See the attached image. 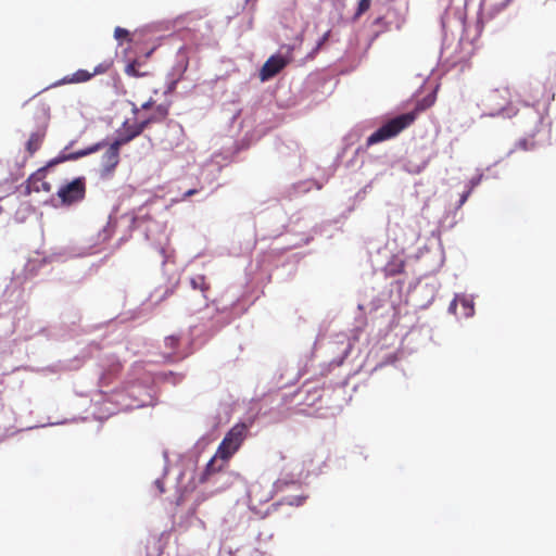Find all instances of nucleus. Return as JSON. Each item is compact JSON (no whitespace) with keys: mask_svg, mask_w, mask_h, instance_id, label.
I'll list each match as a JSON object with an SVG mask.
<instances>
[{"mask_svg":"<svg viewBox=\"0 0 556 556\" xmlns=\"http://www.w3.org/2000/svg\"><path fill=\"white\" fill-rule=\"evenodd\" d=\"M433 103L434 97L428 96L417 104L416 111L397 115L394 118L388 121L367 138L366 147H370L396 137L415 122L418 111H422L431 106Z\"/></svg>","mask_w":556,"mask_h":556,"instance_id":"obj_1","label":"nucleus"},{"mask_svg":"<svg viewBox=\"0 0 556 556\" xmlns=\"http://www.w3.org/2000/svg\"><path fill=\"white\" fill-rule=\"evenodd\" d=\"M247 430L244 424H237L226 433L216 451L215 457L206 465V473L211 475L218 470L214 467L216 458L228 460L239 450L247 437Z\"/></svg>","mask_w":556,"mask_h":556,"instance_id":"obj_2","label":"nucleus"},{"mask_svg":"<svg viewBox=\"0 0 556 556\" xmlns=\"http://www.w3.org/2000/svg\"><path fill=\"white\" fill-rule=\"evenodd\" d=\"M275 494V484L269 480L258 479L249 484L248 502L251 510L260 513V507L267 504Z\"/></svg>","mask_w":556,"mask_h":556,"instance_id":"obj_3","label":"nucleus"},{"mask_svg":"<svg viewBox=\"0 0 556 556\" xmlns=\"http://www.w3.org/2000/svg\"><path fill=\"white\" fill-rule=\"evenodd\" d=\"M86 195V180L84 177H78L71 182L62 186L58 191V198L63 205L70 206L76 204L85 199Z\"/></svg>","mask_w":556,"mask_h":556,"instance_id":"obj_4","label":"nucleus"},{"mask_svg":"<svg viewBox=\"0 0 556 556\" xmlns=\"http://www.w3.org/2000/svg\"><path fill=\"white\" fill-rule=\"evenodd\" d=\"M50 192L51 185L46 181V173L45 168L38 169L36 173L31 174L25 182L24 194L29 195L33 192Z\"/></svg>","mask_w":556,"mask_h":556,"instance_id":"obj_5","label":"nucleus"},{"mask_svg":"<svg viewBox=\"0 0 556 556\" xmlns=\"http://www.w3.org/2000/svg\"><path fill=\"white\" fill-rule=\"evenodd\" d=\"M146 128H148L147 123H143V121L135 124H128L127 122H125L115 141L119 146L127 144L132 139L141 135Z\"/></svg>","mask_w":556,"mask_h":556,"instance_id":"obj_6","label":"nucleus"},{"mask_svg":"<svg viewBox=\"0 0 556 556\" xmlns=\"http://www.w3.org/2000/svg\"><path fill=\"white\" fill-rule=\"evenodd\" d=\"M122 146L117 144L114 140L104 152L101 159L102 174L110 175L114 172L116 166L119 163V148Z\"/></svg>","mask_w":556,"mask_h":556,"instance_id":"obj_7","label":"nucleus"},{"mask_svg":"<svg viewBox=\"0 0 556 556\" xmlns=\"http://www.w3.org/2000/svg\"><path fill=\"white\" fill-rule=\"evenodd\" d=\"M287 65L285 58L280 55H271L262 66L260 71V78L266 81L276 76Z\"/></svg>","mask_w":556,"mask_h":556,"instance_id":"obj_8","label":"nucleus"},{"mask_svg":"<svg viewBox=\"0 0 556 556\" xmlns=\"http://www.w3.org/2000/svg\"><path fill=\"white\" fill-rule=\"evenodd\" d=\"M102 143H96L85 150H80V151H77V152H74V153H70V154H62V155H59L58 157L51 160L49 163H48V166H53V165H56L59 163H62V162H65V161H68V160H77L79 157H83V156H86L88 154H91L96 151H98L99 149L102 148Z\"/></svg>","mask_w":556,"mask_h":556,"instance_id":"obj_9","label":"nucleus"},{"mask_svg":"<svg viewBox=\"0 0 556 556\" xmlns=\"http://www.w3.org/2000/svg\"><path fill=\"white\" fill-rule=\"evenodd\" d=\"M45 137L46 127H38L34 132L30 134L25 147L27 153L30 156L34 155L40 149Z\"/></svg>","mask_w":556,"mask_h":556,"instance_id":"obj_10","label":"nucleus"},{"mask_svg":"<svg viewBox=\"0 0 556 556\" xmlns=\"http://www.w3.org/2000/svg\"><path fill=\"white\" fill-rule=\"evenodd\" d=\"M509 97V89L507 87H503L491 91L488 96V100L491 103H494L496 110L502 111L504 110L505 104L508 102Z\"/></svg>","mask_w":556,"mask_h":556,"instance_id":"obj_11","label":"nucleus"},{"mask_svg":"<svg viewBox=\"0 0 556 556\" xmlns=\"http://www.w3.org/2000/svg\"><path fill=\"white\" fill-rule=\"evenodd\" d=\"M168 115V105L167 104H159L155 106L153 113L146 119L143 123H147V127H149L153 123L163 122Z\"/></svg>","mask_w":556,"mask_h":556,"instance_id":"obj_12","label":"nucleus"},{"mask_svg":"<svg viewBox=\"0 0 556 556\" xmlns=\"http://www.w3.org/2000/svg\"><path fill=\"white\" fill-rule=\"evenodd\" d=\"M92 78V74L86 70H78L75 73L65 76L62 79L63 84H79L86 83Z\"/></svg>","mask_w":556,"mask_h":556,"instance_id":"obj_13","label":"nucleus"},{"mask_svg":"<svg viewBox=\"0 0 556 556\" xmlns=\"http://www.w3.org/2000/svg\"><path fill=\"white\" fill-rule=\"evenodd\" d=\"M190 283L194 290H200L203 296L206 298V292L211 287L204 275H195L190 279Z\"/></svg>","mask_w":556,"mask_h":556,"instance_id":"obj_14","label":"nucleus"},{"mask_svg":"<svg viewBox=\"0 0 556 556\" xmlns=\"http://www.w3.org/2000/svg\"><path fill=\"white\" fill-rule=\"evenodd\" d=\"M139 66H140V63L138 61H132L130 63H128L125 67V73L128 75V76H131V77H143V76H147L148 73L147 72H140L139 71Z\"/></svg>","mask_w":556,"mask_h":556,"instance_id":"obj_15","label":"nucleus"},{"mask_svg":"<svg viewBox=\"0 0 556 556\" xmlns=\"http://www.w3.org/2000/svg\"><path fill=\"white\" fill-rule=\"evenodd\" d=\"M112 66H113V61L105 60L102 63L98 64L93 68V72H90V74H92V77L96 75L104 74V73L109 72Z\"/></svg>","mask_w":556,"mask_h":556,"instance_id":"obj_16","label":"nucleus"},{"mask_svg":"<svg viewBox=\"0 0 556 556\" xmlns=\"http://www.w3.org/2000/svg\"><path fill=\"white\" fill-rule=\"evenodd\" d=\"M164 344L170 352H175L179 345V338L176 336H168L164 340Z\"/></svg>","mask_w":556,"mask_h":556,"instance_id":"obj_17","label":"nucleus"},{"mask_svg":"<svg viewBox=\"0 0 556 556\" xmlns=\"http://www.w3.org/2000/svg\"><path fill=\"white\" fill-rule=\"evenodd\" d=\"M489 5L501 10L504 9L511 0H484Z\"/></svg>","mask_w":556,"mask_h":556,"instance_id":"obj_18","label":"nucleus"},{"mask_svg":"<svg viewBox=\"0 0 556 556\" xmlns=\"http://www.w3.org/2000/svg\"><path fill=\"white\" fill-rule=\"evenodd\" d=\"M371 0H361L358 3L356 15L359 16L370 8Z\"/></svg>","mask_w":556,"mask_h":556,"instance_id":"obj_19","label":"nucleus"},{"mask_svg":"<svg viewBox=\"0 0 556 556\" xmlns=\"http://www.w3.org/2000/svg\"><path fill=\"white\" fill-rule=\"evenodd\" d=\"M128 36H129V31L127 29H125V28L116 27L115 30H114V37L117 40L127 38Z\"/></svg>","mask_w":556,"mask_h":556,"instance_id":"obj_20","label":"nucleus"},{"mask_svg":"<svg viewBox=\"0 0 556 556\" xmlns=\"http://www.w3.org/2000/svg\"><path fill=\"white\" fill-rule=\"evenodd\" d=\"M330 30L326 31L323 37L318 40L316 48L314 49V52H317L321 49V47L326 43V41L329 39Z\"/></svg>","mask_w":556,"mask_h":556,"instance_id":"obj_21","label":"nucleus"},{"mask_svg":"<svg viewBox=\"0 0 556 556\" xmlns=\"http://www.w3.org/2000/svg\"><path fill=\"white\" fill-rule=\"evenodd\" d=\"M459 302L466 309H468V312H466V315H470L472 311V305H470L469 301L466 299H460Z\"/></svg>","mask_w":556,"mask_h":556,"instance_id":"obj_22","label":"nucleus"},{"mask_svg":"<svg viewBox=\"0 0 556 556\" xmlns=\"http://www.w3.org/2000/svg\"><path fill=\"white\" fill-rule=\"evenodd\" d=\"M154 104V101L152 99L148 100L147 102H144L142 105H141V109L142 110H148V109H151Z\"/></svg>","mask_w":556,"mask_h":556,"instance_id":"obj_23","label":"nucleus"},{"mask_svg":"<svg viewBox=\"0 0 556 556\" xmlns=\"http://www.w3.org/2000/svg\"><path fill=\"white\" fill-rule=\"evenodd\" d=\"M195 193H198V190H197V189H190V190H188V191H186V192H185V194H184V199L189 198V197H191V195H193V194H195Z\"/></svg>","mask_w":556,"mask_h":556,"instance_id":"obj_24","label":"nucleus"},{"mask_svg":"<svg viewBox=\"0 0 556 556\" xmlns=\"http://www.w3.org/2000/svg\"><path fill=\"white\" fill-rule=\"evenodd\" d=\"M469 193H470V190H468L467 192H465V193L462 195L460 201H459V204H460V205H463V204L467 201V199H468V197H469Z\"/></svg>","mask_w":556,"mask_h":556,"instance_id":"obj_25","label":"nucleus"},{"mask_svg":"<svg viewBox=\"0 0 556 556\" xmlns=\"http://www.w3.org/2000/svg\"><path fill=\"white\" fill-rule=\"evenodd\" d=\"M131 112H132L134 114H138V112H139V108H138L136 104H132Z\"/></svg>","mask_w":556,"mask_h":556,"instance_id":"obj_26","label":"nucleus"},{"mask_svg":"<svg viewBox=\"0 0 556 556\" xmlns=\"http://www.w3.org/2000/svg\"><path fill=\"white\" fill-rule=\"evenodd\" d=\"M457 303H458V300H454V301L451 303V305H450V309H454V308L456 307Z\"/></svg>","mask_w":556,"mask_h":556,"instance_id":"obj_27","label":"nucleus"},{"mask_svg":"<svg viewBox=\"0 0 556 556\" xmlns=\"http://www.w3.org/2000/svg\"><path fill=\"white\" fill-rule=\"evenodd\" d=\"M156 484H157V488L160 489V491L163 492L164 489H163L162 483L160 481H156Z\"/></svg>","mask_w":556,"mask_h":556,"instance_id":"obj_28","label":"nucleus"},{"mask_svg":"<svg viewBox=\"0 0 556 556\" xmlns=\"http://www.w3.org/2000/svg\"><path fill=\"white\" fill-rule=\"evenodd\" d=\"M280 458H281V459H285V458H286V456H285L282 453H280Z\"/></svg>","mask_w":556,"mask_h":556,"instance_id":"obj_29","label":"nucleus"}]
</instances>
